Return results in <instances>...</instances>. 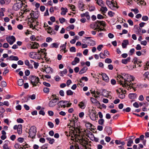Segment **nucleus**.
<instances>
[{"mask_svg":"<svg viewBox=\"0 0 149 149\" xmlns=\"http://www.w3.org/2000/svg\"><path fill=\"white\" fill-rule=\"evenodd\" d=\"M104 130L108 133V135H111L112 134V128L110 127H106Z\"/></svg>","mask_w":149,"mask_h":149,"instance_id":"ddd939ff","label":"nucleus"},{"mask_svg":"<svg viewBox=\"0 0 149 149\" xmlns=\"http://www.w3.org/2000/svg\"><path fill=\"white\" fill-rule=\"evenodd\" d=\"M48 125L50 128H53L54 127V124L51 122H49L48 123Z\"/></svg>","mask_w":149,"mask_h":149,"instance_id":"13d9d810","label":"nucleus"},{"mask_svg":"<svg viewBox=\"0 0 149 149\" xmlns=\"http://www.w3.org/2000/svg\"><path fill=\"white\" fill-rule=\"evenodd\" d=\"M118 97L120 98L123 99L125 97V95L124 94V93H119Z\"/></svg>","mask_w":149,"mask_h":149,"instance_id":"58836bf2","label":"nucleus"},{"mask_svg":"<svg viewBox=\"0 0 149 149\" xmlns=\"http://www.w3.org/2000/svg\"><path fill=\"white\" fill-rule=\"evenodd\" d=\"M68 72L67 69H65L63 71H61L59 72V74L60 76H63L64 74H66Z\"/></svg>","mask_w":149,"mask_h":149,"instance_id":"bb28decb","label":"nucleus"},{"mask_svg":"<svg viewBox=\"0 0 149 149\" xmlns=\"http://www.w3.org/2000/svg\"><path fill=\"white\" fill-rule=\"evenodd\" d=\"M133 143V141L132 140H129L127 143V146H131L132 144Z\"/></svg>","mask_w":149,"mask_h":149,"instance_id":"a18cd8bd","label":"nucleus"},{"mask_svg":"<svg viewBox=\"0 0 149 149\" xmlns=\"http://www.w3.org/2000/svg\"><path fill=\"white\" fill-rule=\"evenodd\" d=\"M88 7L89 8V11H92L95 10V8L94 6H91L89 5H88Z\"/></svg>","mask_w":149,"mask_h":149,"instance_id":"a19ab883","label":"nucleus"},{"mask_svg":"<svg viewBox=\"0 0 149 149\" xmlns=\"http://www.w3.org/2000/svg\"><path fill=\"white\" fill-rule=\"evenodd\" d=\"M135 51V49H134L133 48L131 49L129 53V54L130 55H132L134 53V52Z\"/></svg>","mask_w":149,"mask_h":149,"instance_id":"3c124183","label":"nucleus"},{"mask_svg":"<svg viewBox=\"0 0 149 149\" xmlns=\"http://www.w3.org/2000/svg\"><path fill=\"white\" fill-rule=\"evenodd\" d=\"M61 15H65L68 12V10L66 8L62 7L61 8Z\"/></svg>","mask_w":149,"mask_h":149,"instance_id":"f3484780","label":"nucleus"},{"mask_svg":"<svg viewBox=\"0 0 149 149\" xmlns=\"http://www.w3.org/2000/svg\"><path fill=\"white\" fill-rule=\"evenodd\" d=\"M30 62L31 63H32L33 65L35 68L37 69L38 68V67L39 65V64L38 63L34 62V61L32 60L30 61Z\"/></svg>","mask_w":149,"mask_h":149,"instance_id":"c85d7f7f","label":"nucleus"},{"mask_svg":"<svg viewBox=\"0 0 149 149\" xmlns=\"http://www.w3.org/2000/svg\"><path fill=\"white\" fill-rule=\"evenodd\" d=\"M28 133L29 134L28 137L33 139L34 138L36 133V127L34 126H31L29 130Z\"/></svg>","mask_w":149,"mask_h":149,"instance_id":"f03ea898","label":"nucleus"},{"mask_svg":"<svg viewBox=\"0 0 149 149\" xmlns=\"http://www.w3.org/2000/svg\"><path fill=\"white\" fill-rule=\"evenodd\" d=\"M39 46V45L38 44L35 42L32 45V47H31V49H37Z\"/></svg>","mask_w":149,"mask_h":149,"instance_id":"a878e982","label":"nucleus"},{"mask_svg":"<svg viewBox=\"0 0 149 149\" xmlns=\"http://www.w3.org/2000/svg\"><path fill=\"white\" fill-rule=\"evenodd\" d=\"M137 95L136 93H130L128 95V97L130 99H135L136 98Z\"/></svg>","mask_w":149,"mask_h":149,"instance_id":"4be33fe9","label":"nucleus"},{"mask_svg":"<svg viewBox=\"0 0 149 149\" xmlns=\"http://www.w3.org/2000/svg\"><path fill=\"white\" fill-rule=\"evenodd\" d=\"M129 44V42L127 40H123V42L122 44V47L123 48H125L127 45Z\"/></svg>","mask_w":149,"mask_h":149,"instance_id":"6ab92c4d","label":"nucleus"},{"mask_svg":"<svg viewBox=\"0 0 149 149\" xmlns=\"http://www.w3.org/2000/svg\"><path fill=\"white\" fill-rule=\"evenodd\" d=\"M97 1V3L99 6H103V1L102 0H96Z\"/></svg>","mask_w":149,"mask_h":149,"instance_id":"c9c22d12","label":"nucleus"},{"mask_svg":"<svg viewBox=\"0 0 149 149\" xmlns=\"http://www.w3.org/2000/svg\"><path fill=\"white\" fill-rule=\"evenodd\" d=\"M103 45H100L98 46L97 47V49L99 51H100L102 48L103 47Z\"/></svg>","mask_w":149,"mask_h":149,"instance_id":"69168bd1","label":"nucleus"},{"mask_svg":"<svg viewBox=\"0 0 149 149\" xmlns=\"http://www.w3.org/2000/svg\"><path fill=\"white\" fill-rule=\"evenodd\" d=\"M22 125L21 124L19 125L18 128L17 129V132L19 134H21L22 132Z\"/></svg>","mask_w":149,"mask_h":149,"instance_id":"5701e85b","label":"nucleus"},{"mask_svg":"<svg viewBox=\"0 0 149 149\" xmlns=\"http://www.w3.org/2000/svg\"><path fill=\"white\" fill-rule=\"evenodd\" d=\"M18 85L20 86H22L24 83V80L22 79H20L18 80L17 81Z\"/></svg>","mask_w":149,"mask_h":149,"instance_id":"473e14b6","label":"nucleus"},{"mask_svg":"<svg viewBox=\"0 0 149 149\" xmlns=\"http://www.w3.org/2000/svg\"><path fill=\"white\" fill-rule=\"evenodd\" d=\"M66 44L67 42H65V44L61 46V47L62 48V50H65L66 49Z\"/></svg>","mask_w":149,"mask_h":149,"instance_id":"052dcab7","label":"nucleus"},{"mask_svg":"<svg viewBox=\"0 0 149 149\" xmlns=\"http://www.w3.org/2000/svg\"><path fill=\"white\" fill-rule=\"evenodd\" d=\"M37 16H34V13H30V14L31 16V17L29 19H30L29 22L31 23H33L34 21H35L38 18V13L37 12Z\"/></svg>","mask_w":149,"mask_h":149,"instance_id":"1a4fd4ad","label":"nucleus"},{"mask_svg":"<svg viewBox=\"0 0 149 149\" xmlns=\"http://www.w3.org/2000/svg\"><path fill=\"white\" fill-rule=\"evenodd\" d=\"M7 42L10 45L13 44L15 41V38L13 36L7 37L6 38Z\"/></svg>","mask_w":149,"mask_h":149,"instance_id":"6e6552de","label":"nucleus"},{"mask_svg":"<svg viewBox=\"0 0 149 149\" xmlns=\"http://www.w3.org/2000/svg\"><path fill=\"white\" fill-rule=\"evenodd\" d=\"M46 139L49 141V143L51 144H53L54 141V139H51L50 138H47Z\"/></svg>","mask_w":149,"mask_h":149,"instance_id":"e433bc0d","label":"nucleus"},{"mask_svg":"<svg viewBox=\"0 0 149 149\" xmlns=\"http://www.w3.org/2000/svg\"><path fill=\"white\" fill-rule=\"evenodd\" d=\"M91 100L93 103H97L98 102L97 100L91 97Z\"/></svg>","mask_w":149,"mask_h":149,"instance_id":"680f3d73","label":"nucleus"},{"mask_svg":"<svg viewBox=\"0 0 149 149\" xmlns=\"http://www.w3.org/2000/svg\"><path fill=\"white\" fill-rule=\"evenodd\" d=\"M137 85H136V84L131 83V81L130 80V84L128 85L127 86L128 87L127 89L129 90L131 88H132L134 90V91H136L135 89L137 88Z\"/></svg>","mask_w":149,"mask_h":149,"instance_id":"f8f14e48","label":"nucleus"},{"mask_svg":"<svg viewBox=\"0 0 149 149\" xmlns=\"http://www.w3.org/2000/svg\"><path fill=\"white\" fill-rule=\"evenodd\" d=\"M104 120L102 118H100L98 121L99 124L100 125H103L104 124Z\"/></svg>","mask_w":149,"mask_h":149,"instance_id":"37998d69","label":"nucleus"},{"mask_svg":"<svg viewBox=\"0 0 149 149\" xmlns=\"http://www.w3.org/2000/svg\"><path fill=\"white\" fill-rule=\"evenodd\" d=\"M108 15L110 17H112L115 14V13H113L111 11H110L108 13Z\"/></svg>","mask_w":149,"mask_h":149,"instance_id":"864d4df0","label":"nucleus"},{"mask_svg":"<svg viewBox=\"0 0 149 149\" xmlns=\"http://www.w3.org/2000/svg\"><path fill=\"white\" fill-rule=\"evenodd\" d=\"M88 69L87 67L85 66L83 67L79 72V74H82L86 72Z\"/></svg>","mask_w":149,"mask_h":149,"instance_id":"393cba45","label":"nucleus"},{"mask_svg":"<svg viewBox=\"0 0 149 149\" xmlns=\"http://www.w3.org/2000/svg\"><path fill=\"white\" fill-rule=\"evenodd\" d=\"M59 20L61 24H63L65 21V19L63 18L59 19Z\"/></svg>","mask_w":149,"mask_h":149,"instance_id":"338daca9","label":"nucleus"},{"mask_svg":"<svg viewBox=\"0 0 149 149\" xmlns=\"http://www.w3.org/2000/svg\"><path fill=\"white\" fill-rule=\"evenodd\" d=\"M86 42L88 44L89 43L91 45H93V43L94 45H95V42L92 40H87Z\"/></svg>","mask_w":149,"mask_h":149,"instance_id":"f704fd0d","label":"nucleus"},{"mask_svg":"<svg viewBox=\"0 0 149 149\" xmlns=\"http://www.w3.org/2000/svg\"><path fill=\"white\" fill-rule=\"evenodd\" d=\"M36 55L37 54L36 52H31L29 54V56L30 57L32 58L36 59V57L34 55Z\"/></svg>","mask_w":149,"mask_h":149,"instance_id":"7c9ffc66","label":"nucleus"},{"mask_svg":"<svg viewBox=\"0 0 149 149\" xmlns=\"http://www.w3.org/2000/svg\"><path fill=\"white\" fill-rule=\"evenodd\" d=\"M88 139H87V140H85L84 138H82L80 139L79 140V141L81 143V144L83 146H86V145H88Z\"/></svg>","mask_w":149,"mask_h":149,"instance_id":"4468645a","label":"nucleus"},{"mask_svg":"<svg viewBox=\"0 0 149 149\" xmlns=\"http://www.w3.org/2000/svg\"><path fill=\"white\" fill-rule=\"evenodd\" d=\"M63 104V101H60L58 102L57 104L59 107H62Z\"/></svg>","mask_w":149,"mask_h":149,"instance_id":"79ce46f5","label":"nucleus"},{"mask_svg":"<svg viewBox=\"0 0 149 149\" xmlns=\"http://www.w3.org/2000/svg\"><path fill=\"white\" fill-rule=\"evenodd\" d=\"M85 123V125L86 127L88 128H90V127H91L92 126V125L91 124L87 122H86Z\"/></svg>","mask_w":149,"mask_h":149,"instance_id":"c03bdc74","label":"nucleus"},{"mask_svg":"<svg viewBox=\"0 0 149 149\" xmlns=\"http://www.w3.org/2000/svg\"><path fill=\"white\" fill-rule=\"evenodd\" d=\"M80 16L81 17L86 16L87 19H89L90 18L89 15V13L88 12H86L85 13L81 14Z\"/></svg>","mask_w":149,"mask_h":149,"instance_id":"b1692460","label":"nucleus"},{"mask_svg":"<svg viewBox=\"0 0 149 149\" xmlns=\"http://www.w3.org/2000/svg\"><path fill=\"white\" fill-rule=\"evenodd\" d=\"M76 120L77 119L75 117H74V118H72V120H69L70 122L69 125H70V126H73L74 125V123Z\"/></svg>","mask_w":149,"mask_h":149,"instance_id":"aec40b11","label":"nucleus"},{"mask_svg":"<svg viewBox=\"0 0 149 149\" xmlns=\"http://www.w3.org/2000/svg\"><path fill=\"white\" fill-rule=\"evenodd\" d=\"M89 115L90 118L93 120L95 121L98 117L97 114H96V111L93 109L89 110Z\"/></svg>","mask_w":149,"mask_h":149,"instance_id":"7ed1b4c3","label":"nucleus"},{"mask_svg":"<svg viewBox=\"0 0 149 149\" xmlns=\"http://www.w3.org/2000/svg\"><path fill=\"white\" fill-rule=\"evenodd\" d=\"M59 99L58 98L55 97L50 100L48 103V105L50 107H53L57 104Z\"/></svg>","mask_w":149,"mask_h":149,"instance_id":"39448f33","label":"nucleus"},{"mask_svg":"<svg viewBox=\"0 0 149 149\" xmlns=\"http://www.w3.org/2000/svg\"><path fill=\"white\" fill-rule=\"evenodd\" d=\"M29 80L30 81V83L32 85L33 87L39 86V84H40L39 82L40 79L38 77L36 76L30 75L29 77Z\"/></svg>","mask_w":149,"mask_h":149,"instance_id":"f257e3e1","label":"nucleus"},{"mask_svg":"<svg viewBox=\"0 0 149 149\" xmlns=\"http://www.w3.org/2000/svg\"><path fill=\"white\" fill-rule=\"evenodd\" d=\"M142 19L143 21H147L148 20V17L146 16H144L142 17Z\"/></svg>","mask_w":149,"mask_h":149,"instance_id":"6e6d98bb","label":"nucleus"},{"mask_svg":"<svg viewBox=\"0 0 149 149\" xmlns=\"http://www.w3.org/2000/svg\"><path fill=\"white\" fill-rule=\"evenodd\" d=\"M102 6L100 8V10L102 11V12L104 13H105L107 10V9L106 7H104Z\"/></svg>","mask_w":149,"mask_h":149,"instance_id":"2f4dec72","label":"nucleus"},{"mask_svg":"<svg viewBox=\"0 0 149 149\" xmlns=\"http://www.w3.org/2000/svg\"><path fill=\"white\" fill-rule=\"evenodd\" d=\"M100 58H105L106 57L105 56V55H104V53H101L100 54Z\"/></svg>","mask_w":149,"mask_h":149,"instance_id":"0e129e2a","label":"nucleus"},{"mask_svg":"<svg viewBox=\"0 0 149 149\" xmlns=\"http://www.w3.org/2000/svg\"><path fill=\"white\" fill-rule=\"evenodd\" d=\"M43 91L46 93H48L49 92V89L47 87H44L43 88Z\"/></svg>","mask_w":149,"mask_h":149,"instance_id":"09e8293b","label":"nucleus"},{"mask_svg":"<svg viewBox=\"0 0 149 149\" xmlns=\"http://www.w3.org/2000/svg\"><path fill=\"white\" fill-rule=\"evenodd\" d=\"M50 47L52 48L54 47L57 48L58 47V45L56 43H54L50 45Z\"/></svg>","mask_w":149,"mask_h":149,"instance_id":"4c0bfd02","label":"nucleus"},{"mask_svg":"<svg viewBox=\"0 0 149 149\" xmlns=\"http://www.w3.org/2000/svg\"><path fill=\"white\" fill-rule=\"evenodd\" d=\"M25 64L29 67V68H30L33 69V65L32 63H29V61L26 60L24 61Z\"/></svg>","mask_w":149,"mask_h":149,"instance_id":"dca6fc26","label":"nucleus"},{"mask_svg":"<svg viewBox=\"0 0 149 149\" xmlns=\"http://www.w3.org/2000/svg\"><path fill=\"white\" fill-rule=\"evenodd\" d=\"M78 5V7L80 10L83 11L84 10H85V9L84 7V6L85 5L83 4V2H79Z\"/></svg>","mask_w":149,"mask_h":149,"instance_id":"2eb2a0df","label":"nucleus"},{"mask_svg":"<svg viewBox=\"0 0 149 149\" xmlns=\"http://www.w3.org/2000/svg\"><path fill=\"white\" fill-rule=\"evenodd\" d=\"M48 115L50 116H52L54 114V113L53 111H49L48 112Z\"/></svg>","mask_w":149,"mask_h":149,"instance_id":"774afa93","label":"nucleus"},{"mask_svg":"<svg viewBox=\"0 0 149 149\" xmlns=\"http://www.w3.org/2000/svg\"><path fill=\"white\" fill-rule=\"evenodd\" d=\"M104 53L105 56H109L110 55V54L109 52L107 50H105L104 51Z\"/></svg>","mask_w":149,"mask_h":149,"instance_id":"bf43d9fd","label":"nucleus"},{"mask_svg":"<svg viewBox=\"0 0 149 149\" xmlns=\"http://www.w3.org/2000/svg\"><path fill=\"white\" fill-rule=\"evenodd\" d=\"M43 72H45L47 74H50L52 72V69L48 66H44L42 68Z\"/></svg>","mask_w":149,"mask_h":149,"instance_id":"0eeeda50","label":"nucleus"},{"mask_svg":"<svg viewBox=\"0 0 149 149\" xmlns=\"http://www.w3.org/2000/svg\"><path fill=\"white\" fill-rule=\"evenodd\" d=\"M102 93V95L105 97H107L109 95L108 91L105 89L103 90Z\"/></svg>","mask_w":149,"mask_h":149,"instance_id":"c756f323","label":"nucleus"},{"mask_svg":"<svg viewBox=\"0 0 149 149\" xmlns=\"http://www.w3.org/2000/svg\"><path fill=\"white\" fill-rule=\"evenodd\" d=\"M23 4V3L22 2L19 3H15L13 7V9L15 11L19 10L20 8L22 7Z\"/></svg>","mask_w":149,"mask_h":149,"instance_id":"9d476101","label":"nucleus"},{"mask_svg":"<svg viewBox=\"0 0 149 149\" xmlns=\"http://www.w3.org/2000/svg\"><path fill=\"white\" fill-rule=\"evenodd\" d=\"M79 107L82 109H84L85 107V105L83 102H81L78 104Z\"/></svg>","mask_w":149,"mask_h":149,"instance_id":"cd10ccee","label":"nucleus"},{"mask_svg":"<svg viewBox=\"0 0 149 149\" xmlns=\"http://www.w3.org/2000/svg\"><path fill=\"white\" fill-rule=\"evenodd\" d=\"M96 28L94 29V30H97L100 29L101 26L104 27L106 26V24L104 23V22L102 21H97L96 22Z\"/></svg>","mask_w":149,"mask_h":149,"instance_id":"423d86ee","label":"nucleus"},{"mask_svg":"<svg viewBox=\"0 0 149 149\" xmlns=\"http://www.w3.org/2000/svg\"><path fill=\"white\" fill-rule=\"evenodd\" d=\"M144 76L146 78H149V72H146L144 74Z\"/></svg>","mask_w":149,"mask_h":149,"instance_id":"4d7b16f0","label":"nucleus"},{"mask_svg":"<svg viewBox=\"0 0 149 149\" xmlns=\"http://www.w3.org/2000/svg\"><path fill=\"white\" fill-rule=\"evenodd\" d=\"M7 86L6 82L5 81H2L1 82V86L3 87H5Z\"/></svg>","mask_w":149,"mask_h":149,"instance_id":"ea45409f","label":"nucleus"},{"mask_svg":"<svg viewBox=\"0 0 149 149\" xmlns=\"http://www.w3.org/2000/svg\"><path fill=\"white\" fill-rule=\"evenodd\" d=\"M70 50L71 52H75L76 51V48L74 47H71L70 49Z\"/></svg>","mask_w":149,"mask_h":149,"instance_id":"5fc2aeb1","label":"nucleus"},{"mask_svg":"<svg viewBox=\"0 0 149 149\" xmlns=\"http://www.w3.org/2000/svg\"><path fill=\"white\" fill-rule=\"evenodd\" d=\"M130 57H128L126 59H123L122 60V62L123 63L127 64L128 62L130 61Z\"/></svg>","mask_w":149,"mask_h":149,"instance_id":"412c9836","label":"nucleus"},{"mask_svg":"<svg viewBox=\"0 0 149 149\" xmlns=\"http://www.w3.org/2000/svg\"><path fill=\"white\" fill-rule=\"evenodd\" d=\"M96 22L91 24L90 25V27L91 28L94 30L95 28H96Z\"/></svg>","mask_w":149,"mask_h":149,"instance_id":"72a5a7b5","label":"nucleus"},{"mask_svg":"<svg viewBox=\"0 0 149 149\" xmlns=\"http://www.w3.org/2000/svg\"><path fill=\"white\" fill-rule=\"evenodd\" d=\"M113 0L111 2L109 1H107L106 2L107 5L112 10H114L115 8V6L113 3Z\"/></svg>","mask_w":149,"mask_h":149,"instance_id":"9b49d317","label":"nucleus"},{"mask_svg":"<svg viewBox=\"0 0 149 149\" xmlns=\"http://www.w3.org/2000/svg\"><path fill=\"white\" fill-rule=\"evenodd\" d=\"M103 79L106 82H108L109 81V78L107 76L105 73H102V74Z\"/></svg>","mask_w":149,"mask_h":149,"instance_id":"a211bd4d","label":"nucleus"},{"mask_svg":"<svg viewBox=\"0 0 149 149\" xmlns=\"http://www.w3.org/2000/svg\"><path fill=\"white\" fill-rule=\"evenodd\" d=\"M66 94L67 95H72L73 94V92L70 90H68L66 91Z\"/></svg>","mask_w":149,"mask_h":149,"instance_id":"49530a36","label":"nucleus"},{"mask_svg":"<svg viewBox=\"0 0 149 149\" xmlns=\"http://www.w3.org/2000/svg\"><path fill=\"white\" fill-rule=\"evenodd\" d=\"M139 3L142 5H146V3H145L144 4V1L143 0H140V1L137 3L138 4Z\"/></svg>","mask_w":149,"mask_h":149,"instance_id":"603ef678","label":"nucleus"},{"mask_svg":"<svg viewBox=\"0 0 149 149\" xmlns=\"http://www.w3.org/2000/svg\"><path fill=\"white\" fill-rule=\"evenodd\" d=\"M111 60L109 58H107L105 60V62L108 63H112Z\"/></svg>","mask_w":149,"mask_h":149,"instance_id":"de8ad7c7","label":"nucleus"},{"mask_svg":"<svg viewBox=\"0 0 149 149\" xmlns=\"http://www.w3.org/2000/svg\"><path fill=\"white\" fill-rule=\"evenodd\" d=\"M131 10L132 11L134 12L135 14H136L139 12V10L137 8L131 9Z\"/></svg>","mask_w":149,"mask_h":149,"instance_id":"8fccbe9b","label":"nucleus"},{"mask_svg":"<svg viewBox=\"0 0 149 149\" xmlns=\"http://www.w3.org/2000/svg\"><path fill=\"white\" fill-rule=\"evenodd\" d=\"M117 81L119 84L122 85L123 87H127L130 84V80L124 79L123 77H122L121 79H117Z\"/></svg>","mask_w":149,"mask_h":149,"instance_id":"20e7f679","label":"nucleus"},{"mask_svg":"<svg viewBox=\"0 0 149 149\" xmlns=\"http://www.w3.org/2000/svg\"><path fill=\"white\" fill-rule=\"evenodd\" d=\"M17 121L18 123H22L24 122L23 120L21 118H18L17 120Z\"/></svg>","mask_w":149,"mask_h":149,"instance_id":"e2e57ef3","label":"nucleus"}]
</instances>
